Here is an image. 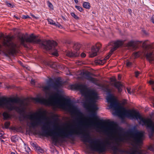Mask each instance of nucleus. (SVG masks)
Masks as SVG:
<instances>
[{
	"instance_id": "393cba45",
	"label": "nucleus",
	"mask_w": 154,
	"mask_h": 154,
	"mask_svg": "<svg viewBox=\"0 0 154 154\" xmlns=\"http://www.w3.org/2000/svg\"><path fill=\"white\" fill-rule=\"evenodd\" d=\"M113 53V52H111V50H110L108 55L104 58L103 60L105 61L108 59Z\"/></svg>"
},
{
	"instance_id": "f257e3e1",
	"label": "nucleus",
	"mask_w": 154,
	"mask_h": 154,
	"mask_svg": "<svg viewBox=\"0 0 154 154\" xmlns=\"http://www.w3.org/2000/svg\"><path fill=\"white\" fill-rule=\"evenodd\" d=\"M106 91L110 93V91L109 89H107ZM107 100V102L110 103L109 108L115 110L116 112L119 113L120 110H124V114L128 117L132 119L137 120L139 119L140 122H142L143 125L146 126L147 129H149L151 130V135L152 136L154 132V123L150 119H145L143 118L140 115L139 112L134 110H125L122 107H121L119 103L117 102L114 96L110 94L108 97Z\"/></svg>"
},
{
	"instance_id": "c9c22d12",
	"label": "nucleus",
	"mask_w": 154,
	"mask_h": 154,
	"mask_svg": "<svg viewBox=\"0 0 154 154\" xmlns=\"http://www.w3.org/2000/svg\"><path fill=\"white\" fill-rule=\"evenodd\" d=\"M12 129L14 130L17 131L21 130L22 128L20 126L17 127H13V128Z\"/></svg>"
},
{
	"instance_id": "49530a36",
	"label": "nucleus",
	"mask_w": 154,
	"mask_h": 154,
	"mask_svg": "<svg viewBox=\"0 0 154 154\" xmlns=\"http://www.w3.org/2000/svg\"><path fill=\"white\" fill-rule=\"evenodd\" d=\"M81 56L82 57H85L86 56V54L84 53H82L81 54Z\"/></svg>"
},
{
	"instance_id": "b1692460",
	"label": "nucleus",
	"mask_w": 154,
	"mask_h": 154,
	"mask_svg": "<svg viewBox=\"0 0 154 154\" xmlns=\"http://www.w3.org/2000/svg\"><path fill=\"white\" fill-rule=\"evenodd\" d=\"M48 21L49 24L56 26H57V24L51 19H48Z\"/></svg>"
},
{
	"instance_id": "aec40b11",
	"label": "nucleus",
	"mask_w": 154,
	"mask_h": 154,
	"mask_svg": "<svg viewBox=\"0 0 154 154\" xmlns=\"http://www.w3.org/2000/svg\"><path fill=\"white\" fill-rule=\"evenodd\" d=\"M73 112L76 114L80 118H82L83 115L82 112H81L79 110L74 108L73 109Z\"/></svg>"
},
{
	"instance_id": "0eeeda50",
	"label": "nucleus",
	"mask_w": 154,
	"mask_h": 154,
	"mask_svg": "<svg viewBox=\"0 0 154 154\" xmlns=\"http://www.w3.org/2000/svg\"><path fill=\"white\" fill-rule=\"evenodd\" d=\"M72 87L75 90H79L81 93L85 96L87 100L89 103H91L95 102V97L90 92L87 91L86 85L77 84L73 85Z\"/></svg>"
},
{
	"instance_id": "c756f323",
	"label": "nucleus",
	"mask_w": 154,
	"mask_h": 154,
	"mask_svg": "<svg viewBox=\"0 0 154 154\" xmlns=\"http://www.w3.org/2000/svg\"><path fill=\"white\" fill-rule=\"evenodd\" d=\"M47 5L48 7L51 9H53V6L51 3L49 1H47Z\"/></svg>"
},
{
	"instance_id": "4d7b16f0",
	"label": "nucleus",
	"mask_w": 154,
	"mask_h": 154,
	"mask_svg": "<svg viewBox=\"0 0 154 154\" xmlns=\"http://www.w3.org/2000/svg\"><path fill=\"white\" fill-rule=\"evenodd\" d=\"M102 60H100V62H99V63H100V62H101V63H102Z\"/></svg>"
},
{
	"instance_id": "a878e982",
	"label": "nucleus",
	"mask_w": 154,
	"mask_h": 154,
	"mask_svg": "<svg viewBox=\"0 0 154 154\" xmlns=\"http://www.w3.org/2000/svg\"><path fill=\"white\" fill-rule=\"evenodd\" d=\"M141 54V53L139 51L136 52L133 54L135 58L139 57Z\"/></svg>"
},
{
	"instance_id": "6ab92c4d",
	"label": "nucleus",
	"mask_w": 154,
	"mask_h": 154,
	"mask_svg": "<svg viewBox=\"0 0 154 154\" xmlns=\"http://www.w3.org/2000/svg\"><path fill=\"white\" fill-rule=\"evenodd\" d=\"M119 137L116 140H118L119 141H122L123 140L125 139L124 138L125 137H126L127 136L126 134H122L120 133H119Z\"/></svg>"
},
{
	"instance_id": "4468645a",
	"label": "nucleus",
	"mask_w": 154,
	"mask_h": 154,
	"mask_svg": "<svg viewBox=\"0 0 154 154\" xmlns=\"http://www.w3.org/2000/svg\"><path fill=\"white\" fill-rule=\"evenodd\" d=\"M91 108L92 109V111L91 116V118L93 119L95 121H98L99 119L96 115V112H94V111L98 109V108L95 104L94 103L91 106Z\"/></svg>"
},
{
	"instance_id": "a211bd4d",
	"label": "nucleus",
	"mask_w": 154,
	"mask_h": 154,
	"mask_svg": "<svg viewBox=\"0 0 154 154\" xmlns=\"http://www.w3.org/2000/svg\"><path fill=\"white\" fill-rule=\"evenodd\" d=\"M138 42L139 41H138L131 40L127 43V46L128 47H135Z\"/></svg>"
},
{
	"instance_id": "58836bf2",
	"label": "nucleus",
	"mask_w": 154,
	"mask_h": 154,
	"mask_svg": "<svg viewBox=\"0 0 154 154\" xmlns=\"http://www.w3.org/2000/svg\"><path fill=\"white\" fill-rule=\"evenodd\" d=\"M31 145L33 147H35L36 149L37 148V147H38V146L36 145V144L35 143H32Z\"/></svg>"
},
{
	"instance_id": "a18cd8bd",
	"label": "nucleus",
	"mask_w": 154,
	"mask_h": 154,
	"mask_svg": "<svg viewBox=\"0 0 154 154\" xmlns=\"http://www.w3.org/2000/svg\"><path fill=\"white\" fill-rule=\"evenodd\" d=\"M149 82L150 85H153L154 84V81L152 80H150Z\"/></svg>"
},
{
	"instance_id": "e433bc0d",
	"label": "nucleus",
	"mask_w": 154,
	"mask_h": 154,
	"mask_svg": "<svg viewBox=\"0 0 154 154\" xmlns=\"http://www.w3.org/2000/svg\"><path fill=\"white\" fill-rule=\"evenodd\" d=\"M142 45L143 47L146 49L147 48L149 47V45L146 44V42H144L143 43Z\"/></svg>"
},
{
	"instance_id": "dca6fc26",
	"label": "nucleus",
	"mask_w": 154,
	"mask_h": 154,
	"mask_svg": "<svg viewBox=\"0 0 154 154\" xmlns=\"http://www.w3.org/2000/svg\"><path fill=\"white\" fill-rule=\"evenodd\" d=\"M62 84L60 81L59 80H56L50 86L55 90L58 89L61 86Z\"/></svg>"
},
{
	"instance_id": "9b49d317",
	"label": "nucleus",
	"mask_w": 154,
	"mask_h": 154,
	"mask_svg": "<svg viewBox=\"0 0 154 154\" xmlns=\"http://www.w3.org/2000/svg\"><path fill=\"white\" fill-rule=\"evenodd\" d=\"M81 46V45L79 43H75L73 46L74 52H69L67 53L66 55L70 57H75L79 56V51Z\"/></svg>"
},
{
	"instance_id": "ddd939ff",
	"label": "nucleus",
	"mask_w": 154,
	"mask_h": 154,
	"mask_svg": "<svg viewBox=\"0 0 154 154\" xmlns=\"http://www.w3.org/2000/svg\"><path fill=\"white\" fill-rule=\"evenodd\" d=\"M101 47V45L100 43H97L95 46H92L91 48V53L89 55L90 57H93L97 56L98 52Z\"/></svg>"
},
{
	"instance_id": "09e8293b",
	"label": "nucleus",
	"mask_w": 154,
	"mask_h": 154,
	"mask_svg": "<svg viewBox=\"0 0 154 154\" xmlns=\"http://www.w3.org/2000/svg\"><path fill=\"white\" fill-rule=\"evenodd\" d=\"M84 107H89V105L87 103H85L84 105Z\"/></svg>"
},
{
	"instance_id": "9d476101",
	"label": "nucleus",
	"mask_w": 154,
	"mask_h": 154,
	"mask_svg": "<svg viewBox=\"0 0 154 154\" xmlns=\"http://www.w3.org/2000/svg\"><path fill=\"white\" fill-rule=\"evenodd\" d=\"M98 124L101 125L102 128H106L107 130H111V127H113L116 124L113 122L105 121L103 120H99Z\"/></svg>"
},
{
	"instance_id": "cd10ccee",
	"label": "nucleus",
	"mask_w": 154,
	"mask_h": 154,
	"mask_svg": "<svg viewBox=\"0 0 154 154\" xmlns=\"http://www.w3.org/2000/svg\"><path fill=\"white\" fill-rule=\"evenodd\" d=\"M50 85L45 86L43 87V89L44 91H47L49 90L50 89Z\"/></svg>"
},
{
	"instance_id": "052dcab7",
	"label": "nucleus",
	"mask_w": 154,
	"mask_h": 154,
	"mask_svg": "<svg viewBox=\"0 0 154 154\" xmlns=\"http://www.w3.org/2000/svg\"><path fill=\"white\" fill-rule=\"evenodd\" d=\"M74 154H79L78 153L76 152V153H75Z\"/></svg>"
},
{
	"instance_id": "f3484780",
	"label": "nucleus",
	"mask_w": 154,
	"mask_h": 154,
	"mask_svg": "<svg viewBox=\"0 0 154 154\" xmlns=\"http://www.w3.org/2000/svg\"><path fill=\"white\" fill-rule=\"evenodd\" d=\"M146 59L150 63H151L154 59V57L153 56V53L152 52L147 53L146 55Z\"/></svg>"
},
{
	"instance_id": "6e6552de",
	"label": "nucleus",
	"mask_w": 154,
	"mask_h": 154,
	"mask_svg": "<svg viewBox=\"0 0 154 154\" xmlns=\"http://www.w3.org/2000/svg\"><path fill=\"white\" fill-rule=\"evenodd\" d=\"M128 134L130 135L135 143L137 144H138L142 142L143 138L144 136V132L143 131H131L128 133Z\"/></svg>"
},
{
	"instance_id": "5701e85b",
	"label": "nucleus",
	"mask_w": 154,
	"mask_h": 154,
	"mask_svg": "<svg viewBox=\"0 0 154 154\" xmlns=\"http://www.w3.org/2000/svg\"><path fill=\"white\" fill-rule=\"evenodd\" d=\"M83 6L84 8L87 9H89L90 8V3L88 2H84L83 3Z\"/></svg>"
},
{
	"instance_id": "f03ea898",
	"label": "nucleus",
	"mask_w": 154,
	"mask_h": 154,
	"mask_svg": "<svg viewBox=\"0 0 154 154\" xmlns=\"http://www.w3.org/2000/svg\"><path fill=\"white\" fill-rule=\"evenodd\" d=\"M20 101V99L17 98H11L2 97L0 98V106H4L10 111L15 110L24 118H27L31 120L36 119V121L30 123L32 128L40 125L42 123V120L46 119V112L45 110L39 111L38 112L25 116V111L23 108L21 109L19 107L14 106L11 103H18Z\"/></svg>"
},
{
	"instance_id": "c03bdc74",
	"label": "nucleus",
	"mask_w": 154,
	"mask_h": 154,
	"mask_svg": "<svg viewBox=\"0 0 154 154\" xmlns=\"http://www.w3.org/2000/svg\"><path fill=\"white\" fill-rule=\"evenodd\" d=\"M127 90L128 93L129 94H131V89L130 88H127Z\"/></svg>"
},
{
	"instance_id": "603ef678",
	"label": "nucleus",
	"mask_w": 154,
	"mask_h": 154,
	"mask_svg": "<svg viewBox=\"0 0 154 154\" xmlns=\"http://www.w3.org/2000/svg\"><path fill=\"white\" fill-rule=\"evenodd\" d=\"M2 36H3V34H2L0 33V39L2 37Z\"/></svg>"
},
{
	"instance_id": "ea45409f",
	"label": "nucleus",
	"mask_w": 154,
	"mask_h": 154,
	"mask_svg": "<svg viewBox=\"0 0 154 154\" xmlns=\"http://www.w3.org/2000/svg\"><path fill=\"white\" fill-rule=\"evenodd\" d=\"M52 54L53 55H54L55 56H57V57L58 56V53L56 51L53 52L52 53Z\"/></svg>"
},
{
	"instance_id": "7c9ffc66",
	"label": "nucleus",
	"mask_w": 154,
	"mask_h": 154,
	"mask_svg": "<svg viewBox=\"0 0 154 154\" xmlns=\"http://www.w3.org/2000/svg\"><path fill=\"white\" fill-rule=\"evenodd\" d=\"M5 3L6 4V5L8 7L13 8L14 6V5H12L11 3L8 2L7 1H6L5 2Z\"/></svg>"
},
{
	"instance_id": "5fc2aeb1",
	"label": "nucleus",
	"mask_w": 154,
	"mask_h": 154,
	"mask_svg": "<svg viewBox=\"0 0 154 154\" xmlns=\"http://www.w3.org/2000/svg\"><path fill=\"white\" fill-rule=\"evenodd\" d=\"M11 154H16L14 152H12L11 153Z\"/></svg>"
},
{
	"instance_id": "20e7f679",
	"label": "nucleus",
	"mask_w": 154,
	"mask_h": 154,
	"mask_svg": "<svg viewBox=\"0 0 154 154\" xmlns=\"http://www.w3.org/2000/svg\"><path fill=\"white\" fill-rule=\"evenodd\" d=\"M47 129V126L44 125L42 127L43 131L40 133V135L45 137L48 136L52 137V141L55 143L58 142L59 140L58 137H60L61 140L65 138H69L70 137L73 138L74 135H78L82 134L78 130L73 129L67 131L65 129V130H61L59 127H57L56 129L59 131L57 132H55L54 130H48Z\"/></svg>"
},
{
	"instance_id": "3c124183",
	"label": "nucleus",
	"mask_w": 154,
	"mask_h": 154,
	"mask_svg": "<svg viewBox=\"0 0 154 154\" xmlns=\"http://www.w3.org/2000/svg\"><path fill=\"white\" fill-rule=\"evenodd\" d=\"M74 1L76 3H77L78 2V0H74Z\"/></svg>"
},
{
	"instance_id": "8fccbe9b",
	"label": "nucleus",
	"mask_w": 154,
	"mask_h": 154,
	"mask_svg": "<svg viewBox=\"0 0 154 154\" xmlns=\"http://www.w3.org/2000/svg\"><path fill=\"white\" fill-rule=\"evenodd\" d=\"M14 17L17 20H18L19 19V18L16 15H14Z\"/></svg>"
},
{
	"instance_id": "864d4df0",
	"label": "nucleus",
	"mask_w": 154,
	"mask_h": 154,
	"mask_svg": "<svg viewBox=\"0 0 154 154\" xmlns=\"http://www.w3.org/2000/svg\"><path fill=\"white\" fill-rule=\"evenodd\" d=\"M118 79L119 80H120L121 79V77L119 75L118 76Z\"/></svg>"
},
{
	"instance_id": "f704fd0d",
	"label": "nucleus",
	"mask_w": 154,
	"mask_h": 154,
	"mask_svg": "<svg viewBox=\"0 0 154 154\" xmlns=\"http://www.w3.org/2000/svg\"><path fill=\"white\" fill-rule=\"evenodd\" d=\"M75 8L80 12H82L83 11V9L81 7L77 5H75Z\"/></svg>"
},
{
	"instance_id": "7ed1b4c3",
	"label": "nucleus",
	"mask_w": 154,
	"mask_h": 154,
	"mask_svg": "<svg viewBox=\"0 0 154 154\" xmlns=\"http://www.w3.org/2000/svg\"><path fill=\"white\" fill-rule=\"evenodd\" d=\"M81 137L83 138V141L90 143L91 149L100 153L105 152L107 150V147H110L114 153L117 151L122 153H129L128 151L119 149L118 147L119 144L117 142L116 143V146H110V142L106 139L103 142L102 140L100 139H91L89 134L87 133L83 134Z\"/></svg>"
},
{
	"instance_id": "a19ab883",
	"label": "nucleus",
	"mask_w": 154,
	"mask_h": 154,
	"mask_svg": "<svg viewBox=\"0 0 154 154\" xmlns=\"http://www.w3.org/2000/svg\"><path fill=\"white\" fill-rule=\"evenodd\" d=\"M135 77H136V78H137L138 77L139 74H140V73H139V72H138V71H136L135 72Z\"/></svg>"
},
{
	"instance_id": "72a5a7b5",
	"label": "nucleus",
	"mask_w": 154,
	"mask_h": 154,
	"mask_svg": "<svg viewBox=\"0 0 154 154\" xmlns=\"http://www.w3.org/2000/svg\"><path fill=\"white\" fill-rule=\"evenodd\" d=\"M70 14L75 19H79V17H78L74 13L72 12Z\"/></svg>"
},
{
	"instance_id": "423d86ee",
	"label": "nucleus",
	"mask_w": 154,
	"mask_h": 154,
	"mask_svg": "<svg viewBox=\"0 0 154 154\" xmlns=\"http://www.w3.org/2000/svg\"><path fill=\"white\" fill-rule=\"evenodd\" d=\"M34 100L37 102L46 105H55L60 103L61 101L66 104H69L71 102L70 99L64 98L58 93L54 94L51 96L48 100L43 97L35 98Z\"/></svg>"
},
{
	"instance_id": "37998d69",
	"label": "nucleus",
	"mask_w": 154,
	"mask_h": 154,
	"mask_svg": "<svg viewBox=\"0 0 154 154\" xmlns=\"http://www.w3.org/2000/svg\"><path fill=\"white\" fill-rule=\"evenodd\" d=\"M151 20L152 22L154 24V15H152L151 17Z\"/></svg>"
},
{
	"instance_id": "4be33fe9",
	"label": "nucleus",
	"mask_w": 154,
	"mask_h": 154,
	"mask_svg": "<svg viewBox=\"0 0 154 154\" xmlns=\"http://www.w3.org/2000/svg\"><path fill=\"white\" fill-rule=\"evenodd\" d=\"M128 154H143L141 151H138L136 149H134L132 150L131 152L129 151V153H126Z\"/></svg>"
},
{
	"instance_id": "79ce46f5",
	"label": "nucleus",
	"mask_w": 154,
	"mask_h": 154,
	"mask_svg": "<svg viewBox=\"0 0 154 154\" xmlns=\"http://www.w3.org/2000/svg\"><path fill=\"white\" fill-rule=\"evenodd\" d=\"M35 81L34 79H32L31 80V83L32 85H35Z\"/></svg>"
},
{
	"instance_id": "473e14b6",
	"label": "nucleus",
	"mask_w": 154,
	"mask_h": 154,
	"mask_svg": "<svg viewBox=\"0 0 154 154\" xmlns=\"http://www.w3.org/2000/svg\"><path fill=\"white\" fill-rule=\"evenodd\" d=\"M11 140L13 142H15L17 140L16 136H12L11 138Z\"/></svg>"
},
{
	"instance_id": "6e6d98bb",
	"label": "nucleus",
	"mask_w": 154,
	"mask_h": 154,
	"mask_svg": "<svg viewBox=\"0 0 154 154\" xmlns=\"http://www.w3.org/2000/svg\"><path fill=\"white\" fill-rule=\"evenodd\" d=\"M62 18H63V20H66L65 18V17H62Z\"/></svg>"
},
{
	"instance_id": "13d9d810",
	"label": "nucleus",
	"mask_w": 154,
	"mask_h": 154,
	"mask_svg": "<svg viewBox=\"0 0 154 154\" xmlns=\"http://www.w3.org/2000/svg\"><path fill=\"white\" fill-rule=\"evenodd\" d=\"M130 11H131V9H128V11H129V12H130Z\"/></svg>"
},
{
	"instance_id": "2eb2a0df",
	"label": "nucleus",
	"mask_w": 154,
	"mask_h": 154,
	"mask_svg": "<svg viewBox=\"0 0 154 154\" xmlns=\"http://www.w3.org/2000/svg\"><path fill=\"white\" fill-rule=\"evenodd\" d=\"M113 85L118 90V92L121 93L122 91L123 85L120 81H116L113 83Z\"/></svg>"
},
{
	"instance_id": "de8ad7c7",
	"label": "nucleus",
	"mask_w": 154,
	"mask_h": 154,
	"mask_svg": "<svg viewBox=\"0 0 154 154\" xmlns=\"http://www.w3.org/2000/svg\"><path fill=\"white\" fill-rule=\"evenodd\" d=\"M31 15L33 17V18H34L35 19H38V17H35L34 15H33V14H31Z\"/></svg>"
},
{
	"instance_id": "4c0bfd02",
	"label": "nucleus",
	"mask_w": 154,
	"mask_h": 154,
	"mask_svg": "<svg viewBox=\"0 0 154 154\" xmlns=\"http://www.w3.org/2000/svg\"><path fill=\"white\" fill-rule=\"evenodd\" d=\"M22 18L23 19H26L28 18H30V17H29L28 15H23L22 16Z\"/></svg>"
},
{
	"instance_id": "f8f14e48",
	"label": "nucleus",
	"mask_w": 154,
	"mask_h": 154,
	"mask_svg": "<svg viewBox=\"0 0 154 154\" xmlns=\"http://www.w3.org/2000/svg\"><path fill=\"white\" fill-rule=\"evenodd\" d=\"M125 40H117L112 42L111 43L109 44V45H111L113 46V47L110 50L111 52H113L117 48L119 47L122 46L123 45Z\"/></svg>"
},
{
	"instance_id": "bf43d9fd",
	"label": "nucleus",
	"mask_w": 154,
	"mask_h": 154,
	"mask_svg": "<svg viewBox=\"0 0 154 154\" xmlns=\"http://www.w3.org/2000/svg\"><path fill=\"white\" fill-rule=\"evenodd\" d=\"M57 115H54V117H57Z\"/></svg>"
},
{
	"instance_id": "bb28decb",
	"label": "nucleus",
	"mask_w": 154,
	"mask_h": 154,
	"mask_svg": "<svg viewBox=\"0 0 154 154\" xmlns=\"http://www.w3.org/2000/svg\"><path fill=\"white\" fill-rule=\"evenodd\" d=\"M10 125V122H6L4 124L5 128L6 129L8 128Z\"/></svg>"
},
{
	"instance_id": "2f4dec72",
	"label": "nucleus",
	"mask_w": 154,
	"mask_h": 154,
	"mask_svg": "<svg viewBox=\"0 0 154 154\" xmlns=\"http://www.w3.org/2000/svg\"><path fill=\"white\" fill-rule=\"evenodd\" d=\"M36 149L38 151L41 153H43L44 152V150L39 146L37 147V148Z\"/></svg>"
},
{
	"instance_id": "412c9836",
	"label": "nucleus",
	"mask_w": 154,
	"mask_h": 154,
	"mask_svg": "<svg viewBox=\"0 0 154 154\" xmlns=\"http://www.w3.org/2000/svg\"><path fill=\"white\" fill-rule=\"evenodd\" d=\"M4 120H7L11 118L10 115L6 112H4L2 114Z\"/></svg>"
},
{
	"instance_id": "1a4fd4ad",
	"label": "nucleus",
	"mask_w": 154,
	"mask_h": 154,
	"mask_svg": "<svg viewBox=\"0 0 154 154\" xmlns=\"http://www.w3.org/2000/svg\"><path fill=\"white\" fill-rule=\"evenodd\" d=\"M81 75L85 77V78L90 82L95 85L100 86V84L98 83V80L96 78L93 77L91 76V73L88 71H84L81 72Z\"/></svg>"
},
{
	"instance_id": "680f3d73",
	"label": "nucleus",
	"mask_w": 154,
	"mask_h": 154,
	"mask_svg": "<svg viewBox=\"0 0 154 154\" xmlns=\"http://www.w3.org/2000/svg\"><path fill=\"white\" fill-rule=\"evenodd\" d=\"M2 142H4V140H2Z\"/></svg>"
},
{
	"instance_id": "39448f33",
	"label": "nucleus",
	"mask_w": 154,
	"mask_h": 154,
	"mask_svg": "<svg viewBox=\"0 0 154 154\" xmlns=\"http://www.w3.org/2000/svg\"><path fill=\"white\" fill-rule=\"evenodd\" d=\"M19 39L20 44L26 48H28V45L25 42L34 44H40L43 48L47 50H51L57 45V43L53 40H45L42 42L40 39L38 38L37 36L33 34L30 35L26 38L25 35L20 36Z\"/></svg>"
},
{
	"instance_id": "c85d7f7f",
	"label": "nucleus",
	"mask_w": 154,
	"mask_h": 154,
	"mask_svg": "<svg viewBox=\"0 0 154 154\" xmlns=\"http://www.w3.org/2000/svg\"><path fill=\"white\" fill-rule=\"evenodd\" d=\"M133 65V63L131 62H130L128 60L127 61L126 63V66L128 67H131Z\"/></svg>"
}]
</instances>
